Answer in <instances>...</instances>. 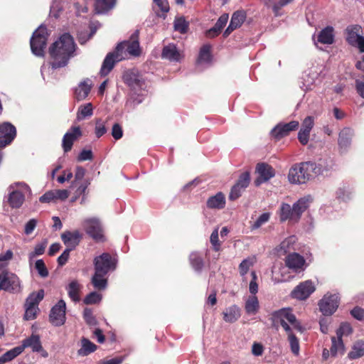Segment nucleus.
<instances>
[{
  "mask_svg": "<svg viewBox=\"0 0 364 364\" xmlns=\"http://www.w3.org/2000/svg\"><path fill=\"white\" fill-rule=\"evenodd\" d=\"M16 130L10 123L0 124V147L10 144L16 136Z\"/></svg>",
  "mask_w": 364,
  "mask_h": 364,
  "instance_id": "nucleus-17",
  "label": "nucleus"
},
{
  "mask_svg": "<svg viewBox=\"0 0 364 364\" xmlns=\"http://www.w3.org/2000/svg\"><path fill=\"white\" fill-rule=\"evenodd\" d=\"M274 326L280 325L288 336L289 341H298L299 334H302L305 328L301 325L289 309H282L272 314Z\"/></svg>",
  "mask_w": 364,
  "mask_h": 364,
  "instance_id": "nucleus-2",
  "label": "nucleus"
},
{
  "mask_svg": "<svg viewBox=\"0 0 364 364\" xmlns=\"http://www.w3.org/2000/svg\"><path fill=\"white\" fill-rule=\"evenodd\" d=\"M107 132V129L105 126V122L101 119H96L95 127V134L96 137L100 138L102 136Z\"/></svg>",
  "mask_w": 364,
  "mask_h": 364,
  "instance_id": "nucleus-45",
  "label": "nucleus"
},
{
  "mask_svg": "<svg viewBox=\"0 0 364 364\" xmlns=\"http://www.w3.org/2000/svg\"><path fill=\"white\" fill-rule=\"evenodd\" d=\"M88 185H89V183L87 182H83L78 186L77 188L75 191V195L79 196L81 195H83L81 202H80L81 204H83L85 202V200H86L85 191H86V189H87Z\"/></svg>",
  "mask_w": 364,
  "mask_h": 364,
  "instance_id": "nucleus-57",
  "label": "nucleus"
},
{
  "mask_svg": "<svg viewBox=\"0 0 364 364\" xmlns=\"http://www.w3.org/2000/svg\"><path fill=\"white\" fill-rule=\"evenodd\" d=\"M314 125V117H306L302 122L301 128L298 133V139L302 145H306L309 140L310 132Z\"/></svg>",
  "mask_w": 364,
  "mask_h": 364,
  "instance_id": "nucleus-19",
  "label": "nucleus"
},
{
  "mask_svg": "<svg viewBox=\"0 0 364 364\" xmlns=\"http://www.w3.org/2000/svg\"><path fill=\"white\" fill-rule=\"evenodd\" d=\"M65 302L63 300H60L51 309L50 314V322L59 326L63 325L65 321Z\"/></svg>",
  "mask_w": 364,
  "mask_h": 364,
  "instance_id": "nucleus-12",
  "label": "nucleus"
},
{
  "mask_svg": "<svg viewBox=\"0 0 364 364\" xmlns=\"http://www.w3.org/2000/svg\"><path fill=\"white\" fill-rule=\"evenodd\" d=\"M259 309L257 297L255 295L250 296L245 304V312L249 315H255Z\"/></svg>",
  "mask_w": 364,
  "mask_h": 364,
  "instance_id": "nucleus-33",
  "label": "nucleus"
},
{
  "mask_svg": "<svg viewBox=\"0 0 364 364\" xmlns=\"http://www.w3.org/2000/svg\"><path fill=\"white\" fill-rule=\"evenodd\" d=\"M321 164L312 161H306L293 166L288 174L289 181L291 183L301 184L306 183L312 176V173L321 174Z\"/></svg>",
  "mask_w": 364,
  "mask_h": 364,
  "instance_id": "nucleus-3",
  "label": "nucleus"
},
{
  "mask_svg": "<svg viewBox=\"0 0 364 364\" xmlns=\"http://www.w3.org/2000/svg\"><path fill=\"white\" fill-rule=\"evenodd\" d=\"M105 274L99 273L95 271L94 276L92 278V283L95 288L97 289H104L107 287V279L104 278Z\"/></svg>",
  "mask_w": 364,
  "mask_h": 364,
  "instance_id": "nucleus-41",
  "label": "nucleus"
},
{
  "mask_svg": "<svg viewBox=\"0 0 364 364\" xmlns=\"http://www.w3.org/2000/svg\"><path fill=\"white\" fill-rule=\"evenodd\" d=\"M253 264V261L251 259H244L240 264L239 269L240 272L242 276L246 274L250 269Z\"/></svg>",
  "mask_w": 364,
  "mask_h": 364,
  "instance_id": "nucleus-54",
  "label": "nucleus"
},
{
  "mask_svg": "<svg viewBox=\"0 0 364 364\" xmlns=\"http://www.w3.org/2000/svg\"><path fill=\"white\" fill-rule=\"evenodd\" d=\"M48 38L47 28L40 26L33 33L30 41L32 53L38 57L44 55V50L46 46Z\"/></svg>",
  "mask_w": 364,
  "mask_h": 364,
  "instance_id": "nucleus-6",
  "label": "nucleus"
},
{
  "mask_svg": "<svg viewBox=\"0 0 364 364\" xmlns=\"http://www.w3.org/2000/svg\"><path fill=\"white\" fill-rule=\"evenodd\" d=\"M173 26L176 31L185 33L188 30V23L183 17H179L175 19Z\"/></svg>",
  "mask_w": 364,
  "mask_h": 364,
  "instance_id": "nucleus-44",
  "label": "nucleus"
},
{
  "mask_svg": "<svg viewBox=\"0 0 364 364\" xmlns=\"http://www.w3.org/2000/svg\"><path fill=\"white\" fill-rule=\"evenodd\" d=\"M55 196V201L57 200H65L70 195V192L68 190H53Z\"/></svg>",
  "mask_w": 364,
  "mask_h": 364,
  "instance_id": "nucleus-62",
  "label": "nucleus"
},
{
  "mask_svg": "<svg viewBox=\"0 0 364 364\" xmlns=\"http://www.w3.org/2000/svg\"><path fill=\"white\" fill-rule=\"evenodd\" d=\"M250 181V173L248 172H244L240 175L235 185L245 189L249 186Z\"/></svg>",
  "mask_w": 364,
  "mask_h": 364,
  "instance_id": "nucleus-48",
  "label": "nucleus"
},
{
  "mask_svg": "<svg viewBox=\"0 0 364 364\" xmlns=\"http://www.w3.org/2000/svg\"><path fill=\"white\" fill-rule=\"evenodd\" d=\"M84 318L87 324L90 326H95L97 321L92 315V311L90 309H85L83 313Z\"/></svg>",
  "mask_w": 364,
  "mask_h": 364,
  "instance_id": "nucleus-56",
  "label": "nucleus"
},
{
  "mask_svg": "<svg viewBox=\"0 0 364 364\" xmlns=\"http://www.w3.org/2000/svg\"><path fill=\"white\" fill-rule=\"evenodd\" d=\"M90 80L81 82L75 90V97L77 101L85 100L89 95L91 90Z\"/></svg>",
  "mask_w": 364,
  "mask_h": 364,
  "instance_id": "nucleus-28",
  "label": "nucleus"
},
{
  "mask_svg": "<svg viewBox=\"0 0 364 364\" xmlns=\"http://www.w3.org/2000/svg\"><path fill=\"white\" fill-rule=\"evenodd\" d=\"M70 251L71 248H66L63 251V252L58 257V262L60 266H63L67 262L69 258Z\"/></svg>",
  "mask_w": 364,
  "mask_h": 364,
  "instance_id": "nucleus-64",
  "label": "nucleus"
},
{
  "mask_svg": "<svg viewBox=\"0 0 364 364\" xmlns=\"http://www.w3.org/2000/svg\"><path fill=\"white\" fill-rule=\"evenodd\" d=\"M112 136L116 140L120 139L123 136V131L122 127L116 123L112 128Z\"/></svg>",
  "mask_w": 364,
  "mask_h": 364,
  "instance_id": "nucleus-61",
  "label": "nucleus"
},
{
  "mask_svg": "<svg viewBox=\"0 0 364 364\" xmlns=\"http://www.w3.org/2000/svg\"><path fill=\"white\" fill-rule=\"evenodd\" d=\"M75 50V43L73 37L68 33L62 35L49 48L53 59L52 68L56 69L65 66L74 55Z\"/></svg>",
  "mask_w": 364,
  "mask_h": 364,
  "instance_id": "nucleus-1",
  "label": "nucleus"
},
{
  "mask_svg": "<svg viewBox=\"0 0 364 364\" xmlns=\"http://www.w3.org/2000/svg\"><path fill=\"white\" fill-rule=\"evenodd\" d=\"M83 227L86 232L96 240L103 237L101 224L97 218H88L84 220Z\"/></svg>",
  "mask_w": 364,
  "mask_h": 364,
  "instance_id": "nucleus-15",
  "label": "nucleus"
},
{
  "mask_svg": "<svg viewBox=\"0 0 364 364\" xmlns=\"http://www.w3.org/2000/svg\"><path fill=\"white\" fill-rule=\"evenodd\" d=\"M346 41L352 46L359 49L360 52H364V36L363 30L359 25L348 26L346 30Z\"/></svg>",
  "mask_w": 364,
  "mask_h": 364,
  "instance_id": "nucleus-8",
  "label": "nucleus"
},
{
  "mask_svg": "<svg viewBox=\"0 0 364 364\" xmlns=\"http://www.w3.org/2000/svg\"><path fill=\"white\" fill-rule=\"evenodd\" d=\"M285 264L288 268L294 272H299L304 269L305 259L299 254L294 252L286 257Z\"/></svg>",
  "mask_w": 364,
  "mask_h": 364,
  "instance_id": "nucleus-21",
  "label": "nucleus"
},
{
  "mask_svg": "<svg viewBox=\"0 0 364 364\" xmlns=\"http://www.w3.org/2000/svg\"><path fill=\"white\" fill-rule=\"evenodd\" d=\"M123 80L132 89L141 88L144 84L139 73L134 70L126 71L123 75Z\"/></svg>",
  "mask_w": 364,
  "mask_h": 364,
  "instance_id": "nucleus-22",
  "label": "nucleus"
},
{
  "mask_svg": "<svg viewBox=\"0 0 364 364\" xmlns=\"http://www.w3.org/2000/svg\"><path fill=\"white\" fill-rule=\"evenodd\" d=\"M318 41L323 44H332L334 41L333 28L327 26L322 29L318 36Z\"/></svg>",
  "mask_w": 364,
  "mask_h": 364,
  "instance_id": "nucleus-32",
  "label": "nucleus"
},
{
  "mask_svg": "<svg viewBox=\"0 0 364 364\" xmlns=\"http://www.w3.org/2000/svg\"><path fill=\"white\" fill-rule=\"evenodd\" d=\"M223 320L227 323H234L241 316L240 308L235 305H231L225 309L222 313Z\"/></svg>",
  "mask_w": 364,
  "mask_h": 364,
  "instance_id": "nucleus-26",
  "label": "nucleus"
},
{
  "mask_svg": "<svg viewBox=\"0 0 364 364\" xmlns=\"http://www.w3.org/2000/svg\"><path fill=\"white\" fill-rule=\"evenodd\" d=\"M312 202L310 196H305L295 202L292 206L288 203H282L280 207L279 218L282 222L289 221L298 223L306 210Z\"/></svg>",
  "mask_w": 364,
  "mask_h": 364,
  "instance_id": "nucleus-4",
  "label": "nucleus"
},
{
  "mask_svg": "<svg viewBox=\"0 0 364 364\" xmlns=\"http://www.w3.org/2000/svg\"><path fill=\"white\" fill-rule=\"evenodd\" d=\"M43 297L44 291L43 289H41L37 292H33L26 299L25 305L38 307L39 302L43 299Z\"/></svg>",
  "mask_w": 364,
  "mask_h": 364,
  "instance_id": "nucleus-37",
  "label": "nucleus"
},
{
  "mask_svg": "<svg viewBox=\"0 0 364 364\" xmlns=\"http://www.w3.org/2000/svg\"><path fill=\"white\" fill-rule=\"evenodd\" d=\"M123 59H125V55L123 53L117 52V48L114 52L108 53L100 69L101 75L106 76L112 70L115 63Z\"/></svg>",
  "mask_w": 364,
  "mask_h": 364,
  "instance_id": "nucleus-14",
  "label": "nucleus"
},
{
  "mask_svg": "<svg viewBox=\"0 0 364 364\" xmlns=\"http://www.w3.org/2000/svg\"><path fill=\"white\" fill-rule=\"evenodd\" d=\"M296 242L295 236H290L284 240L279 245L277 252L279 255L286 254Z\"/></svg>",
  "mask_w": 364,
  "mask_h": 364,
  "instance_id": "nucleus-39",
  "label": "nucleus"
},
{
  "mask_svg": "<svg viewBox=\"0 0 364 364\" xmlns=\"http://www.w3.org/2000/svg\"><path fill=\"white\" fill-rule=\"evenodd\" d=\"M190 262L192 267L196 271H200L203 267V262L200 255L196 252H193L189 257Z\"/></svg>",
  "mask_w": 364,
  "mask_h": 364,
  "instance_id": "nucleus-42",
  "label": "nucleus"
},
{
  "mask_svg": "<svg viewBox=\"0 0 364 364\" xmlns=\"http://www.w3.org/2000/svg\"><path fill=\"white\" fill-rule=\"evenodd\" d=\"M116 0H95V10L97 14H104L115 6Z\"/></svg>",
  "mask_w": 364,
  "mask_h": 364,
  "instance_id": "nucleus-35",
  "label": "nucleus"
},
{
  "mask_svg": "<svg viewBox=\"0 0 364 364\" xmlns=\"http://www.w3.org/2000/svg\"><path fill=\"white\" fill-rule=\"evenodd\" d=\"M269 213H262L257 219V220L254 223V224L252 225V228L253 229H257L259 228V227H261L263 224H264L265 223H267L269 219Z\"/></svg>",
  "mask_w": 364,
  "mask_h": 364,
  "instance_id": "nucleus-55",
  "label": "nucleus"
},
{
  "mask_svg": "<svg viewBox=\"0 0 364 364\" xmlns=\"http://www.w3.org/2000/svg\"><path fill=\"white\" fill-rule=\"evenodd\" d=\"M225 205V198L223 193L210 197L207 200V206L211 209H222Z\"/></svg>",
  "mask_w": 364,
  "mask_h": 364,
  "instance_id": "nucleus-29",
  "label": "nucleus"
},
{
  "mask_svg": "<svg viewBox=\"0 0 364 364\" xmlns=\"http://www.w3.org/2000/svg\"><path fill=\"white\" fill-rule=\"evenodd\" d=\"M345 351L344 343H332V346L329 350L324 348L322 353V358L323 360H326L330 355L332 357H336L338 353L343 354Z\"/></svg>",
  "mask_w": 364,
  "mask_h": 364,
  "instance_id": "nucleus-30",
  "label": "nucleus"
},
{
  "mask_svg": "<svg viewBox=\"0 0 364 364\" xmlns=\"http://www.w3.org/2000/svg\"><path fill=\"white\" fill-rule=\"evenodd\" d=\"M9 292H18L20 290V281L18 277L12 272L3 271L0 274V291Z\"/></svg>",
  "mask_w": 364,
  "mask_h": 364,
  "instance_id": "nucleus-9",
  "label": "nucleus"
},
{
  "mask_svg": "<svg viewBox=\"0 0 364 364\" xmlns=\"http://www.w3.org/2000/svg\"><path fill=\"white\" fill-rule=\"evenodd\" d=\"M25 349V346H19L8 350L2 356L0 357V364H4L6 362L11 361L20 355Z\"/></svg>",
  "mask_w": 364,
  "mask_h": 364,
  "instance_id": "nucleus-34",
  "label": "nucleus"
},
{
  "mask_svg": "<svg viewBox=\"0 0 364 364\" xmlns=\"http://www.w3.org/2000/svg\"><path fill=\"white\" fill-rule=\"evenodd\" d=\"M364 355V343H355L352 350L348 353V357L350 359H357Z\"/></svg>",
  "mask_w": 364,
  "mask_h": 364,
  "instance_id": "nucleus-40",
  "label": "nucleus"
},
{
  "mask_svg": "<svg viewBox=\"0 0 364 364\" xmlns=\"http://www.w3.org/2000/svg\"><path fill=\"white\" fill-rule=\"evenodd\" d=\"M246 14L243 11H237L233 13L230 23L224 32V36H229L235 29L239 28L245 21Z\"/></svg>",
  "mask_w": 364,
  "mask_h": 364,
  "instance_id": "nucleus-23",
  "label": "nucleus"
},
{
  "mask_svg": "<svg viewBox=\"0 0 364 364\" xmlns=\"http://www.w3.org/2000/svg\"><path fill=\"white\" fill-rule=\"evenodd\" d=\"M97 346L94 343H83L82 346L78 350V355L85 356L97 350Z\"/></svg>",
  "mask_w": 364,
  "mask_h": 364,
  "instance_id": "nucleus-46",
  "label": "nucleus"
},
{
  "mask_svg": "<svg viewBox=\"0 0 364 364\" xmlns=\"http://www.w3.org/2000/svg\"><path fill=\"white\" fill-rule=\"evenodd\" d=\"M25 307L26 311L24 314V318L26 320L34 319L38 311V307L30 306L28 305H25Z\"/></svg>",
  "mask_w": 364,
  "mask_h": 364,
  "instance_id": "nucleus-51",
  "label": "nucleus"
},
{
  "mask_svg": "<svg viewBox=\"0 0 364 364\" xmlns=\"http://www.w3.org/2000/svg\"><path fill=\"white\" fill-rule=\"evenodd\" d=\"M210 46L208 44L204 45L200 50L198 58L197 60L198 64L209 63L211 60L210 55Z\"/></svg>",
  "mask_w": 364,
  "mask_h": 364,
  "instance_id": "nucleus-38",
  "label": "nucleus"
},
{
  "mask_svg": "<svg viewBox=\"0 0 364 364\" xmlns=\"http://www.w3.org/2000/svg\"><path fill=\"white\" fill-rule=\"evenodd\" d=\"M161 56L164 59H167L171 61H180L182 58V53L177 49L176 45L170 43L164 47Z\"/></svg>",
  "mask_w": 364,
  "mask_h": 364,
  "instance_id": "nucleus-24",
  "label": "nucleus"
},
{
  "mask_svg": "<svg viewBox=\"0 0 364 364\" xmlns=\"http://www.w3.org/2000/svg\"><path fill=\"white\" fill-rule=\"evenodd\" d=\"M117 52L123 53L125 58L127 54L132 56H139L141 53V48L139 43V31H136L128 41L119 43L117 46Z\"/></svg>",
  "mask_w": 364,
  "mask_h": 364,
  "instance_id": "nucleus-7",
  "label": "nucleus"
},
{
  "mask_svg": "<svg viewBox=\"0 0 364 364\" xmlns=\"http://www.w3.org/2000/svg\"><path fill=\"white\" fill-rule=\"evenodd\" d=\"M338 304L337 294H326L319 301V309L324 316H331L336 311Z\"/></svg>",
  "mask_w": 364,
  "mask_h": 364,
  "instance_id": "nucleus-10",
  "label": "nucleus"
},
{
  "mask_svg": "<svg viewBox=\"0 0 364 364\" xmlns=\"http://www.w3.org/2000/svg\"><path fill=\"white\" fill-rule=\"evenodd\" d=\"M8 202L13 208H19L23 203L26 196L31 194L29 186L24 183H14L8 188Z\"/></svg>",
  "mask_w": 364,
  "mask_h": 364,
  "instance_id": "nucleus-5",
  "label": "nucleus"
},
{
  "mask_svg": "<svg viewBox=\"0 0 364 364\" xmlns=\"http://www.w3.org/2000/svg\"><path fill=\"white\" fill-rule=\"evenodd\" d=\"M61 239L67 248L73 250L80 242L81 235L78 231H66L61 235Z\"/></svg>",
  "mask_w": 364,
  "mask_h": 364,
  "instance_id": "nucleus-25",
  "label": "nucleus"
},
{
  "mask_svg": "<svg viewBox=\"0 0 364 364\" xmlns=\"http://www.w3.org/2000/svg\"><path fill=\"white\" fill-rule=\"evenodd\" d=\"M210 241L212 245L213 246V249L215 251H218L220 248V243L218 239V228H215L210 237Z\"/></svg>",
  "mask_w": 364,
  "mask_h": 364,
  "instance_id": "nucleus-52",
  "label": "nucleus"
},
{
  "mask_svg": "<svg viewBox=\"0 0 364 364\" xmlns=\"http://www.w3.org/2000/svg\"><path fill=\"white\" fill-rule=\"evenodd\" d=\"M82 135L80 127H73L63 138L62 146L65 152L71 150L73 142Z\"/></svg>",
  "mask_w": 364,
  "mask_h": 364,
  "instance_id": "nucleus-20",
  "label": "nucleus"
},
{
  "mask_svg": "<svg viewBox=\"0 0 364 364\" xmlns=\"http://www.w3.org/2000/svg\"><path fill=\"white\" fill-rule=\"evenodd\" d=\"M256 171L259 175L258 178L255 181V184L257 186L268 181L275 175L274 168L265 163L258 164L256 167Z\"/></svg>",
  "mask_w": 364,
  "mask_h": 364,
  "instance_id": "nucleus-16",
  "label": "nucleus"
},
{
  "mask_svg": "<svg viewBox=\"0 0 364 364\" xmlns=\"http://www.w3.org/2000/svg\"><path fill=\"white\" fill-rule=\"evenodd\" d=\"M298 121H291L289 123H279L276 125L271 131V135L277 139H280L287 135L292 131L299 128Z\"/></svg>",
  "mask_w": 364,
  "mask_h": 364,
  "instance_id": "nucleus-13",
  "label": "nucleus"
},
{
  "mask_svg": "<svg viewBox=\"0 0 364 364\" xmlns=\"http://www.w3.org/2000/svg\"><path fill=\"white\" fill-rule=\"evenodd\" d=\"M95 269L99 273L107 274L110 269H115V262L112 259L110 255L103 253L95 258Z\"/></svg>",
  "mask_w": 364,
  "mask_h": 364,
  "instance_id": "nucleus-11",
  "label": "nucleus"
},
{
  "mask_svg": "<svg viewBox=\"0 0 364 364\" xmlns=\"http://www.w3.org/2000/svg\"><path fill=\"white\" fill-rule=\"evenodd\" d=\"M353 135L354 131L349 127H345L340 132L338 142L341 149L346 151L350 146Z\"/></svg>",
  "mask_w": 364,
  "mask_h": 364,
  "instance_id": "nucleus-27",
  "label": "nucleus"
},
{
  "mask_svg": "<svg viewBox=\"0 0 364 364\" xmlns=\"http://www.w3.org/2000/svg\"><path fill=\"white\" fill-rule=\"evenodd\" d=\"M22 345L25 346V348L31 347L33 351L42 352V355L43 357H46L48 355V353L43 350L41 343H23Z\"/></svg>",
  "mask_w": 364,
  "mask_h": 364,
  "instance_id": "nucleus-53",
  "label": "nucleus"
},
{
  "mask_svg": "<svg viewBox=\"0 0 364 364\" xmlns=\"http://www.w3.org/2000/svg\"><path fill=\"white\" fill-rule=\"evenodd\" d=\"M93 114V107L91 103H86L78 107L77 119L80 121Z\"/></svg>",
  "mask_w": 364,
  "mask_h": 364,
  "instance_id": "nucleus-36",
  "label": "nucleus"
},
{
  "mask_svg": "<svg viewBox=\"0 0 364 364\" xmlns=\"http://www.w3.org/2000/svg\"><path fill=\"white\" fill-rule=\"evenodd\" d=\"M245 188H240L238 186H233L229 195V199L231 200L237 199L241 196Z\"/></svg>",
  "mask_w": 364,
  "mask_h": 364,
  "instance_id": "nucleus-58",
  "label": "nucleus"
},
{
  "mask_svg": "<svg viewBox=\"0 0 364 364\" xmlns=\"http://www.w3.org/2000/svg\"><path fill=\"white\" fill-rule=\"evenodd\" d=\"M82 289V285L77 281L73 280L66 287L69 297L72 301L77 302L79 301L80 291Z\"/></svg>",
  "mask_w": 364,
  "mask_h": 364,
  "instance_id": "nucleus-31",
  "label": "nucleus"
},
{
  "mask_svg": "<svg viewBox=\"0 0 364 364\" xmlns=\"http://www.w3.org/2000/svg\"><path fill=\"white\" fill-rule=\"evenodd\" d=\"M315 291V287L311 281H306L299 284L291 292L292 297L304 300Z\"/></svg>",
  "mask_w": 364,
  "mask_h": 364,
  "instance_id": "nucleus-18",
  "label": "nucleus"
},
{
  "mask_svg": "<svg viewBox=\"0 0 364 364\" xmlns=\"http://www.w3.org/2000/svg\"><path fill=\"white\" fill-rule=\"evenodd\" d=\"M85 174V169L82 166H77L75 173V181L72 183V186H77V182L81 181Z\"/></svg>",
  "mask_w": 364,
  "mask_h": 364,
  "instance_id": "nucleus-59",
  "label": "nucleus"
},
{
  "mask_svg": "<svg viewBox=\"0 0 364 364\" xmlns=\"http://www.w3.org/2000/svg\"><path fill=\"white\" fill-rule=\"evenodd\" d=\"M352 333V328L348 323H343L341 324L340 328L337 330L336 334L338 341H342V338L347 336Z\"/></svg>",
  "mask_w": 364,
  "mask_h": 364,
  "instance_id": "nucleus-43",
  "label": "nucleus"
},
{
  "mask_svg": "<svg viewBox=\"0 0 364 364\" xmlns=\"http://www.w3.org/2000/svg\"><path fill=\"white\" fill-rule=\"evenodd\" d=\"M102 299L101 294L93 291L90 293L84 299V303L86 304H93L100 302Z\"/></svg>",
  "mask_w": 364,
  "mask_h": 364,
  "instance_id": "nucleus-49",
  "label": "nucleus"
},
{
  "mask_svg": "<svg viewBox=\"0 0 364 364\" xmlns=\"http://www.w3.org/2000/svg\"><path fill=\"white\" fill-rule=\"evenodd\" d=\"M35 267L41 277H48V271L43 259H38L36 262Z\"/></svg>",
  "mask_w": 364,
  "mask_h": 364,
  "instance_id": "nucleus-50",
  "label": "nucleus"
},
{
  "mask_svg": "<svg viewBox=\"0 0 364 364\" xmlns=\"http://www.w3.org/2000/svg\"><path fill=\"white\" fill-rule=\"evenodd\" d=\"M124 358V356H117L111 359L101 360L97 363V364H122Z\"/></svg>",
  "mask_w": 364,
  "mask_h": 364,
  "instance_id": "nucleus-63",
  "label": "nucleus"
},
{
  "mask_svg": "<svg viewBox=\"0 0 364 364\" xmlns=\"http://www.w3.org/2000/svg\"><path fill=\"white\" fill-rule=\"evenodd\" d=\"M55 196L54 194V191H49L45 193L43 196H41L39 198L40 202L41 203H50L55 202Z\"/></svg>",
  "mask_w": 364,
  "mask_h": 364,
  "instance_id": "nucleus-60",
  "label": "nucleus"
},
{
  "mask_svg": "<svg viewBox=\"0 0 364 364\" xmlns=\"http://www.w3.org/2000/svg\"><path fill=\"white\" fill-rule=\"evenodd\" d=\"M47 242H43L42 243L37 244L34 250L29 253V259L32 260L36 256L41 255L44 253L46 247Z\"/></svg>",
  "mask_w": 364,
  "mask_h": 364,
  "instance_id": "nucleus-47",
  "label": "nucleus"
}]
</instances>
